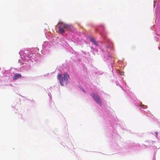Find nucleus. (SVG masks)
<instances>
[{"label":"nucleus","instance_id":"1","mask_svg":"<svg viewBox=\"0 0 160 160\" xmlns=\"http://www.w3.org/2000/svg\"><path fill=\"white\" fill-rule=\"evenodd\" d=\"M69 78V75L66 73H64L63 78L61 74H59L58 75V78L59 81L61 85L62 86H64V84L66 85L68 83V80Z\"/></svg>","mask_w":160,"mask_h":160},{"label":"nucleus","instance_id":"2","mask_svg":"<svg viewBox=\"0 0 160 160\" xmlns=\"http://www.w3.org/2000/svg\"><path fill=\"white\" fill-rule=\"evenodd\" d=\"M57 25L59 27L58 32L60 34H62L65 32L64 29L69 30L70 28V25L65 24L62 22H59Z\"/></svg>","mask_w":160,"mask_h":160},{"label":"nucleus","instance_id":"3","mask_svg":"<svg viewBox=\"0 0 160 160\" xmlns=\"http://www.w3.org/2000/svg\"><path fill=\"white\" fill-rule=\"evenodd\" d=\"M91 95L97 103L100 105H102V102L99 97L97 95L95 94L94 93H92Z\"/></svg>","mask_w":160,"mask_h":160},{"label":"nucleus","instance_id":"4","mask_svg":"<svg viewBox=\"0 0 160 160\" xmlns=\"http://www.w3.org/2000/svg\"><path fill=\"white\" fill-rule=\"evenodd\" d=\"M22 75L20 73L16 74L13 76V79L14 80H17L21 77Z\"/></svg>","mask_w":160,"mask_h":160},{"label":"nucleus","instance_id":"5","mask_svg":"<svg viewBox=\"0 0 160 160\" xmlns=\"http://www.w3.org/2000/svg\"><path fill=\"white\" fill-rule=\"evenodd\" d=\"M90 41L94 43L95 45H97V44L93 38H91L90 39Z\"/></svg>","mask_w":160,"mask_h":160},{"label":"nucleus","instance_id":"6","mask_svg":"<svg viewBox=\"0 0 160 160\" xmlns=\"http://www.w3.org/2000/svg\"><path fill=\"white\" fill-rule=\"evenodd\" d=\"M155 133H156V135L157 136L158 135V132H156Z\"/></svg>","mask_w":160,"mask_h":160}]
</instances>
